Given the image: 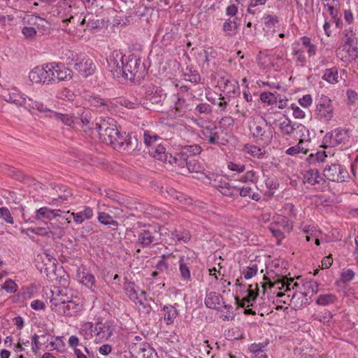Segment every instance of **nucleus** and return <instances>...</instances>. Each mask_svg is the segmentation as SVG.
Here are the masks:
<instances>
[{
  "mask_svg": "<svg viewBox=\"0 0 358 358\" xmlns=\"http://www.w3.org/2000/svg\"><path fill=\"white\" fill-rule=\"evenodd\" d=\"M224 303L223 297L221 294L215 292H210L207 294L205 299V304L209 308L220 309L222 305Z\"/></svg>",
  "mask_w": 358,
  "mask_h": 358,
  "instance_id": "4be33fe9",
  "label": "nucleus"
},
{
  "mask_svg": "<svg viewBox=\"0 0 358 358\" xmlns=\"http://www.w3.org/2000/svg\"><path fill=\"white\" fill-rule=\"evenodd\" d=\"M336 301V296L333 294H325L320 295L317 300V304L320 306H327L334 303Z\"/></svg>",
  "mask_w": 358,
  "mask_h": 358,
  "instance_id": "8fccbe9b",
  "label": "nucleus"
},
{
  "mask_svg": "<svg viewBox=\"0 0 358 358\" xmlns=\"http://www.w3.org/2000/svg\"><path fill=\"white\" fill-rule=\"evenodd\" d=\"M219 83L223 87V91L229 94H235L238 90V83L234 80L222 78Z\"/></svg>",
  "mask_w": 358,
  "mask_h": 358,
  "instance_id": "473e14b6",
  "label": "nucleus"
},
{
  "mask_svg": "<svg viewBox=\"0 0 358 358\" xmlns=\"http://www.w3.org/2000/svg\"><path fill=\"white\" fill-rule=\"evenodd\" d=\"M209 183L217 189L222 194L230 198L238 196V190L236 189V186L231 185L223 176L213 175V178H209Z\"/></svg>",
  "mask_w": 358,
  "mask_h": 358,
  "instance_id": "6e6552de",
  "label": "nucleus"
},
{
  "mask_svg": "<svg viewBox=\"0 0 358 358\" xmlns=\"http://www.w3.org/2000/svg\"><path fill=\"white\" fill-rule=\"evenodd\" d=\"M222 29L226 33L227 36H231L236 33L238 24L234 20H231L229 19L224 22Z\"/></svg>",
  "mask_w": 358,
  "mask_h": 358,
  "instance_id": "c03bdc74",
  "label": "nucleus"
},
{
  "mask_svg": "<svg viewBox=\"0 0 358 358\" xmlns=\"http://www.w3.org/2000/svg\"><path fill=\"white\" fill-rule=\"evenodd\" d=\"M323 175L327 180L336 182H341L348 177L346 169L338 164L327 165L323 171Z\"/></svg>",
  "mask_w": 358,
  "mask_h": 358,
  "instance_id": "9b49d317",
  "label": "nucleus"
},
{
  "mask_svg": "<svg viewBox=\"0 0 358 358\" xmlns=\"http://www.w3.org/2000/svg\"><path fill=\"white\" fill-rule=\"evenodd\" d=\"M124 290H125L126 294L129 296V298L131 301H133L136 303H140V305H142L145 308H146L147 313H150V309H151L150 306L146 307V306L145 305L143 300L138 296L137 292L134 288V282H127L124 285Z\"/></svg>",
  "mask_w": 358,
  "mask_h": 358,
  "instance_id": "b1692460",
  "label": "nucleus"
},
{
  "mask_svg": "<svg viewBox=\"0 0 358 358\" xmlns=\"http://www.w3.org/2000/svg\"><path fill=\"white\" fill-rule=\"evenodd\" d=\"M46 76L47 72L45 69V64H44L41 66H37L34 67L29 72V79L32 83L39 84H47Z\"/></svg>",
  "mask_w": 358,
  "mask_h": 358,
  "instance_id": "a211bd4d",
  "label": "nucleus"
},
{
  "mask_svg": "<svg viewBox=\"0 0 358 358\" xmlns=\"http://www.w3.org/2000/svg\"><path fill=\"white\" fill-rule=\"evenodd\" d=\"M170 236L173 240L184 243H187L191 238L189 232L186 230L182 231H178L177 230L173 231L171 232Z\"/></svg>",
  "mask_w": 358,
  "mask_h": 358,
  "instance_id": "de8ad7c7",
  "label": "nucleus"
},
{
  "mask_svg": "<svg viewBox=\"0 0 358 358\" xmlns=\"http://www.w3.org/2000/svg\"><path fill=\"white\" fill-rule=\"evenodd\" d=\"M98 220L101 224L108 226L117 227L118 222L113 220V217L106 213L100 212L98 214Z\"/></svg>",
  "mask_w": 358,
  "mask_h": 358,
  "instance_id": "49530a36",
  "label": "nucleus"
},
{
  "mask_svg": "<svg viewBox=\"0 0 358 358\" xmlns=\"http://www.w3.org/2000/svg\"><path fill=\"white\" fill-rule=\"evenodd\" d=\"M334 115V110L331 100L328 96L322 95L316 105V118L321 122L329 124L333 120Z\"/></svg>",
  "mask_w": 358,
  "mask_h": 358,
  "instance_id": "39448f33",
  "label": "nucleus"
},
{
  "mask_svg": "<svg viewBox=\"0 0 358 358\" xmlns=\"http://www.w3.org/2000/svg\"><path fill=\"white\" fill-rule=\"evenodd\" d=\"M271 273L274 272L273 271H271L270 273H268L270 277H264V280H267L268 282H266L264 284L262 283V288L263 290V294L265 293V289L266 287V285H268L269 288L274 287L275 285H278V288L279 289H285V292L288 293L291 291V289H294L295 287H298L299 284L298 282L293 283L294 278H288L285 275H280L279 274L275 273V276H273L271 275Z\"/></svg>",
  "mask_w": 358,
  "mask_h": 358,
  "instance_id": "20e7f679",
  "label": "nucleus"
},
{
  "mask_svg": "<svg viewBox=\"0 0 358 358\" xmlns=\"http://www.w3.org/2000/svg\"><path fill=\"white\" fill-rule=\"evenodd\" d=\"M244 150L251 156L257 158L262 157L265 154V150L254 145H245Z\"/></svg>",
  "mask_w": 358,
  "mask_h": 358,
  "instance_id": "37998d69",
  "label": "nucleus"
},
{
  "mask_svg": "<svg viewBox=\"0 0 358 358\" xmlns=\"http://www.w3.org/2000/svg\"><path fill=\"white\" fill-rule=\"evenodd\" d=\"M0 217L7 223L13 224L14 220L9 210L6 207L0 208Z\"/></svg>",
  "mask_w": 358,
  "mask_h": 358,
  "instance_id": "bf43d9fd",
  "label": "nucleus"
},
{
  "mask_svg": "<svg viewBox=\"0 0 358 358\" xmlns=\"http://www.w3.org/2000/svg\"><path fill=\"white\" fill-rule=\"evenodd\" d=\"M294 134L299 138L300 143L309 139V130L302 124L296 123Z\"/></svg>",
  "mask_w": 358,
  "mask_h": 358,
  "instance_id": "4c0bfd02",
  "label": "nucleus"
},
{
  "mask_svg": "<svg viewBox=\"0 0 358 358\" xmlns=\"http://www.w3.org/2000/svg\"><path fill=\"white\" fill-rule=\"evenodd\" d=\"M277 297L281 298L280 300V302H282L284 303H287L288 301H291L294 303L295 306L297 303H300L301 297L299 296V294L294 292L292 294V297L290 299L291 294H286L285 292H279L276 294Z\"/></svg>",
  "mask_w": 358,
  "mask_h": 358,
  "instance_id": "a19ab883",
  "label": "nucleus"
},
{
  "mask_svg": "<svg viewBox=\"0 0 358 358\" xmlns=\"http://www.w3.org/2000/svg\"><path fill=\"white\" fill-rule=\"evenodd\" d=\"M303 179L305 183H308L310 185L320 184L321 181H324L323 178L320 176L319 171L315 169L307 171L304 174Z\"/></svg>",
  "mask_w": 358,
  "mask_h": 358,
  "instance_id": "7c9ffc66",
  "label": "nucleus"
},
{
  "mask_svg": "<svg viewBox=\"0 0 358 358\" xmlns=\"http://www.w3.org/2000/svg\"><path fill=\"white\" fill-rule=\"evenodd\" d=\"M303 286L305 291L299 293V295L301 299L300 303H297L295 305V308H300L303 306V305L309 304L310 303V300L307 298L308 294L310 292L313 294L318 292V284L314 280L306 281L303 282Z\"/></svg>",
  "mask_w": 358,
  "mask_h": 358,
  "instance_id": "ddd939ff",
  "label": "nucleus"
},
{
  "mask_svg": "<svg viewBox=\"0 0 358 358\" xmlns=\"http://www.w3.org/2000/svg\"><path fill=\"white\" fill-rule=\"evenodd\" d=\"M80 122L86 127L84 131H87V129H95V123L91 122L90 117H88L87 114H83L80 119Z\"/></svg>",
  "mask_w": 358,
  "mask_h": 358,
  "instance_id": "0e129e2a",
  "label": "nucleus"
},
{
  "mask_svg": "<svg viewBox=\"0 0 358 358\" xmlns=\"http://www.w3.org/2000/svg\"><path fill=\"white\" fill-rule=\"evenodd\" d=\"M89 102L91 106L100 108L101 112L109 111L113 108L109 99H105L98 96H90Z\"/></svg>",
  "mask_w": 358,
  "mask_h": 358,
  "instance_id": "412c9836",
  "label": "nucleus"
},
{
  "mask_svg": "<svg viewBox=\"0 0 358 358\" xmlns=\"http://www.w3.org/2000/svg\"><path fill=\"white\" fill-rule=\"evenodd\" d=\"M95 129L103 141L118 151L131 153L137 149L138 140L136 136L126 133L121 134L113 119L100 118L95 123Z\"/></svg>",
  "mask_w": 358,
  "mask_h": 358,
  "instance_id": "f257e3e1",
  "label": "nucleus"
},
{
  "mask_svg": "<svg viewBox=\"0 0 358 358\" xmlns=\"http://www.w3.org/2000/svg\"><path fill=\"white\" fill-rule=\"evenodd\" d=\"M179 271L182 281L189 282L192 280L190 268L192 264L188 257L181 256L178 261Z\"/></svg>",
  "mask_w": 358,
  "mask_h": 358,
  "instance_id": "f3484780",
  "label": "nucleus"
},
{
  "mask_svg": "<svg viewBox=\"0 0 358 358\" xmlns=\"http://www.w3.org/2000/svg\"><path fill=\"white\" fill-rule=\"evenodd\" d=\"M272 224H276V227L282 229L285 231H289L291 228V224L287 217L285 216H278L275 218V221L271 223Z\"/></svg>",
  "mask_w": 358,
  "mask_h": 358,
  "instance_id": "3c124183",
  "label": "nucleus"
},
{
  "mask_svg": "<svg viewBox=\"0 0 358 358\" xmlns=\"http://www.w3.org/2000/svg\"><path fill=\"white\" fill-rule=\"evenodd\" d=\"M148 153L150 156L156 159L166 162L169 155L166 152L165 148L161 144L157 145L156 147L149 148Z\"/></svg>",
  "mask_w": 358,
  "mask_h": 358,
  "instance_id": "cd10ccee",
  "label": "nucleus"
},
{
  "mask_svg": "<svg viewBox=\"0 0 358 358\" xmlns=\"http://www.w3.org/2000/svg\"><path fill=\"white\" fill-rule=\"evenodd\" d=\"M185 168H187L188 171L190 173H199L203 170L202 166L195 157H190L187 159Z\"/></svg>",
  "mask_w": 358,
  "mask_h": 358,
  "instance_id": "a18cd8bd",
  "label": "nucleus"
},
{
  "mask_svg": "<svg viewBox=\"0 0 358 358\" xmlns=\"http://www.w3.org/2000/svg\"><path fill=\"white\" fill-rule=\"evenodd\" d=\"M181 150L187 155V158L195 157V155L199 154L201 151V147L197 145H191L185 146Z\"/></svg>",
  "mask_w": 358,
  "mask_h": 358,
  "instance_id": "603ef678",
  "label": "nucleus"
},
{
  "mask_svg": "<svg viewBox=\"0 0 358 358\" xmlns=\"http://www.w3.org/2000/svg\"><path fill=\"white\" fill-rule=\"evenodd\" d=\"M187 155L180 150V152L176 153L174 156L169 155L167 162L171 165H176L181 169H185L187 164Z\"/></svg>",
  "mask_w": 358,
  "mask_h": 358,
  "instance_id": "c756f323",
  "label": "nucleus"
},
{
  "mask_svg": "<svg viewBox=\"0 0 358 358\" xmlns=\"http://www.w3.org/2000/svg\"><path fill=\"white\" fill-rule=\"evenodd\" d=\"M80 282L90 289L95 286V277L87 271H82L78 274Z\"/></svg>",
  "mask_w": 358,
  "mask_h": 358,
  "instance_id": "e433bc0d",
  "label": "nucleus"
},
{
  "mask_svg": "<svg viewBox=\"0 0 358 358\" xmlns=\"http://www.w3.org/2000/svg\"><path fill=\"white\" fill-rule=\"evenodd\" d=\"M159 138V136L155 134H152L150 131H145L143 134L144 143L150 147Z\"/></svg>",
  "mask_w": 358,
  "mask_h": 358,
  "instance_id": "5fc2aeb1",
  "label": "nucleus"
},
{
  "mask_svg": "<svg viewBox=\"0 0 358 358\" xmlns=\"http://www.w3.org/2000/svg\"><path fill=\"white\" fill-rule=\"evenodd\" d=\"M94 331L96 332L95 341L96 342H102L108 339L112 336L113 328L110 322H98L94 327Z\"/></svg>",
  "mask_w": 358,
  "mask_h": 358,
  "instance_id": "dca6fc26",
  "label": "nucleus"
},
{
  "mask_svg": "<svg viewBox=\"0 0 358 358\" xmlns=\"http://www.w3.org/2000/svg\"><path fill=\"white\" fill-rule=\"evenodd\" d=\"M236 189L238 190V196L240 195L242 197H249L253 200L258 201L259 199V194L254 192L253 189L249 186L237 187Z\"/></svg>",
  "mask_w": 358,
  "mask_h": 358,
  "instance_id": "58836bf2",
  "label": "nucleus"
},
{
  "mask_svg": "<svg viewBox=\"0 0 358 358\" xmlns=\"http://www.w3.org/2000/svg\"><path fill=\"white\" fill-rule=\"evenodd\" d=\"M57 67V81H66L69 80L73 77V71L69 68L65 67L64 65H61L57 63L55 65Z\"/></svg>",
  "mask_w": 358,
  "mask_h": 358,
  "instance_id": "72a5a7b5",
  "label": "nucleus"
},
{
  "mask_svg": "<svg viewBox=\"0 0 358 358\" xmlns=\"http://www.w3.org/2000/svg\"><path fill=\"white\" fill-rule=\"evenodd\" d=\"M322 79L331 84L337 83L338 82V71L335 68L326 69Z\"/></svg>",
  "mask_w": 358,
  "mask_h": 358,
  "instance_id": "79ce46f5",
  "label": "nucleus"
},
{
  "mask_svg": "<svg viewBox=\"0 0 358 358\" xmlns=\"http://www.w3.org/2000/svg\"><path fill=\"white\" fill-rule=\"evenodd\" d=\"M295 124L296 123L287 118L279 123V130L282 136H291L294 134Z\"/></svg>",
  "mask_w": 358,
  "mask_h": 358,
  "instance_id": "f704fd0d",
  "label": "nucleus"
},
{
  "mask_svg": "<svg viewBox=\"0 0 358 358\" xmlns=\"http://www.w3.org/2000/svg\"><path fill=\"white\" fill-rule=\"evenodd\" d=\"M166 97V94L158 87L151 85L147 87L145 91V99L152 104L162 106Z\"/></svg>",
  "mask_w": 358,
  "mask_h": 358,
  "instance_id": "4468645a",
  "label": "nucleus"
},
{
  "mask_svg": "<svg viewBox=\"0 0 358 358\" xmlns=\"http://www.w3.org/2000/svg\"><path fill=\"white\" fill-rule=\"evenodd\" d=\"M3 97L7 102L13 103L17 106L26 103V98L21 96L16 89H12L4 92Z\"/></svg>",
  "mask_w": 358,
  "mask_h": 358,
  "instance_id": "5701e85b",
  "label": "nucleus"
},
{
  "mask_svg": "<svg viewBox=\"0 0 358 358\" xmlns=\"http://www.w3.org/2000/svg\"><path fill=\"white\" fill-rule=\"evenodd\" d=\"M58 213H62L59 209L52 210L47 207H42L36 211L35 219L40 220L43 218H45L50 220V222L52 220L54 217L58 216Z\"/></svg>",
  "mask_w": 358,
  "mask_h": 358,
  "instance_id": "393cba45",
  "label": "nucleus"
},
{
  "mask_svg": "<svg viewBox=\"0 0 358 358\" xmlns=\"http://www.w3.org/2000/svg\"><path fill=\"white\" fill-rule=\"evenodd\" d=\"M125 61H127L124 66L125 73H124L123 77L129 80L141 77L143 66L141 65V61L134 58L129 60L126 59Z\"/></svg>",
  "mask_w": 358,
  "mask_h": 358,
  "instance_id": "f8f14e48",
  "label": "nucleus"
},
{
  "mask_svg": "<svg viewBox=\"0 0 358 358\" xmlns=\"http://www.w3.org/2000/svg\"><path fill=\"white\" fill-rule=\"evenodd\" d=\"M125 56L120 51L115 50L109 56L108 67L113 77H123L124 72Z\"/></svg>",
  "mask_w": 358,
  "mask_h": 358,
  "instance_id": "9d476101",
  "label": "nucleus"
},
{
  "mask_svg": "<svg viewBox=\"0 0 358 358\" xmlns=\"http://www.w3.org/2000/svg\"><path fill=\"white\" fill-rule=\"evenodd\" d=\"M257 271L258 267L257 264L247 267L246 270L243 271L244 278L247 280L252 278L257 274Z\"/></svg>",
  "mask_w": 358,
  "mask_h": 358,
  "instance_id": "338daca9",
  "label": "nucleus"
},
{
  "mask_svg": "<svg viewBox=\"0 0 358 358\" xmlns=\"http://www.w3.org/2000/svg\"><path fill=\"white\" fill-rule=\"evenodd\" d=\"M86 27L90 31L101 29L103 26V21L99 19H92L91 17L86 20Z\"/></svg>",
  "mask_w": 358,
  "mask_h": 358,
  "instance_id": "864d4df0",
  "label": "nucleus"
},
{
  "mask_svg": "<svg viewBox=\"0 0 358 358\" xmlns=\"http://www.w3.org/2000/svg\"><path fill=\"white\" fill-rule=\"evenodd\" d=\"M264 23L268 27L274 26L278 22V18L276 15H267L264 17Z\"/></svg>",
  "mask_w": 358,
  "mask_h": 358,
  "instance_id": "774afa93",
  "label": "nucleus"
},
{
  "mask_svg": "<svg viewBox=\"0 0 358 358\" xmlns=\"http://www.w3.org/2000/svg\"><path fill=\"white\" fill-rule=\"evenodd\" d=\"M203 138L210 144L226 145L228 143L227 134L221 127L210 124L202 130Z\"/></svg>",
  "mask_w": 358,
  "mask_h": 358,
  "instance_id": "7ed1b4c3",
  "label": "nucleus"
},
{
  "mask_svg": "<svg viewBox=\"0 0 358 358\" xmlns=\"http://www.w3.org/2000/svg\"><path fill=\"white\" fill-rule=\"evenodd\" d=\"M51 307L55 312L67 316H73L80 310L81 306L73 301H61L54 298L51 300Z\"/></svg>",
  "mask_w": 358,
  "mask_h": 358,
  "instance_id": "1a4fd4ad",
  "label": "nucleus"
},
{
  "mask_svg": "<svg viewBox=\"0 0 358 358\" xmlns=\"http://www.w3.org/2000/svg\"><path fill=\"white\" fill-rule=\"evenodd\" d=\"M302 143L299 142V143L294 146H292L289 148H288L286 150V154L288 155L294 156L296 154H299L300 152H303V154L307 153V150L304 149L303 147L301 146V144Z\"/></svg>",
  "mask_w": 358,
  "mask_h": 358,
  "instance_id": "13d9d810",
  "label": "nucleus"
},
{
  "mask_svg": "<svg viewBox=\"0 0 358 358\" xmlns=\"http://www.w3.org/2000/svg\"><path fill=\"white\" fill-rule=\"evenodd\" d=\"M195 110L199 114L208 115L212 112V108L209 104L206 103H202L196 106Z\"/></svg>",
  "mask_w": 358,
  "mask_h": 358,
  "instance_id": "69168bd1",
  "label": "nucleus"
},
{
  "mask_svg": "<svg viewBox=\"0 0 358 358\" xmlns=\"http://www.w3.org/2000/svg\"><path fill=\"white\" fill-rule=\"evenodd\" d=\"M336 56L345 62L355 60L358 57V48L352 45H343L337 50Z\"/></svg>",
  "mask_w": 358,
  "mask_h": 358,
  "instance_id": "2eb2a0df",
  "label": "nucleus"
},
{
  "mask_svg": "<svg viewBox=\"0 0 358 358\" xmlns=\"http://www.w3.org/2000/svg\"><path fill=\"white\" fill-rule=\"evenodd\" d=\"M350 138V130L339 127L327 133L324 137V142L327 144V146L335 147L342 143H348Z\"/></svg>",
  "mask_w": 358,
  "mask_h": 358,
  "instance_id": "0eeeda50",
  "label": "nucleus"
},
{
  "mask_svg": "<svg viewBox=\"0 0 358 358\" xmlns=\"http://www.w3.org/2000/svg\"><path fill=\"white\" fill-rule=\"evenodd\" d=\"M268 344V342L253 343L250 347V350L255 355H257L259 352H264L265 350V348L267 346Z\"/></svg>",
  "mask_w": 358,
  "mask_h": 358,
  "instance_id": "052dcab7",
  "label": "nucleus"
},
{
  "mask_svg": "<svg viewBox=\"0 0 358 358\" xmlns=\"http://www.w3.org/2000/svg\"><path fill=\"white\" fill-rule=\"evenodd\" d=\"M250 131L256 141L261 144L268 145L272 141L273 129L263 117L254 123Z\"/></svg>",
  "mask_w": 358,
  "mask_h": 358,
  "instance_id": "f03ea898",
  "label": "nucleus"
},
{
  "mask_svg": "<svg viewBox=\"0 0 358 358\" xmlns=\"http://www.w3.org/2000/svg\"><path fill=\"white\" fill-rule=\"evenodd\" d=\"M55 65H57V63L55 62L45 64L47 85L57 82V67H55Z\"/></svg>",
  "mask_w": 358,
  "mask_h": 358,
  "instance_id": "ea45409f",
  "label": "nucleus"
},
{
  "mask_svg": "<svg viewBox=\"0 0 358 358\" xmlns=\"http://www.w3.org/2000/svg\"><path fill=\"white\" fill-rule=\"evenodd\" d=\"M23 106L28 109L29 112H31V109L37 110L41 113H45L47 114H50V109L48 108L46 106H45L43 103L38 101L34 99L33 97L27 96L26 98V103H24Z\"/></svg>",
  "mask_w": 358,
  "mask_h": 358,
  "instance_id": "a878e982",
  "label": "nucleus"
},
{
  "mask_svg": "<svg viewBox=\"0 0 358 358\" xmlns=\"http://www.w3.org/2000/svg\"><path fill=\"white\" fill-rule=\"evenodd\" d=\"M46 116L50 118H54L57 121H61L64 124L69 127H73L76 123L79 124L78 120H76L71 114H64L50 110V114H46Z\"/></svg>",
  "mask_w": 358,
  "mask_h": 358,
  "instance_id": "aec40b11",
  "label": "nucleus"
},
{
  "mask_svg": "<svg viewBox=\"0 0 358 358\" xmlns=\"http://www.w3.org/2000/svg\"><path fill=\"white\" fill-rule=\"evenodd\" d=\"M155 241V236L149 230H142L138 234L137 244H139L143 248L150 246Z\"/></svg>",
  "mask_w": 358,
  "mask_h": 358,
  "instance_id": "c85d7f7f",
  "label": "nucleus"
},
{
  "mask_svg": "<svg viewBox=\"0 0 358 358\" xmlns=\"http://www.w3.org/2000/svg\"><path fill=\"white\" fill-rule=\"evenodd\" d=\"M64 55L62 59H65L67 65H73L76 63V58L78 56V53L73 52L70 50H65L63 53Z\"/></svg>",
  "mask_w": 358,
  "mask_h": 358,
  "instance_id": "4d7b16f0",
  "label": "nucleus"
},
{
  "mask_svg": "<svg viewBox=\"0 0 358 358\" xmlns=\"http://www.w3.org/2000/svg\"><path fill=\"white\" fill-rule=\"evenodd\" d=\"M93 210L90 207L85 206L83 210L78 213H71L74 222L77 224H82L85 220H90L93 217Z\"/></svg>",
  "mask_w": 358,
  "mask_h": 358,
  "instance_id": "bb28decb",
  "label": "nucleus"
},
{
  "mask_svg": "<svg viewBox=\"0 0 358 358\" xmlns=\"http://www.w3.org/2000/svg\"><path fill=\"white\" fill-rule=\"evenodd\" d=\"M1 288L8 293H15L17 291V285L8 279L1 285Z\"/></svg>",
  "mask_w": 358,
  "mask_h": 358,
  "instance_id": "e2e57ef3",
  "label": "nucleus"
},
{
  "mask_svg": "<svg viewBox=\"0 0 358 358\" xmlns=\"http://www.w3.org/2000/svg\"><path fill=\"white\" fill-rule=\"evenodd\" d=\"M260 100L268 105H273L278 101L277 96L271 92H262L260 94Z\"/></svg>",
  "mask_w": 358,
  "mask_h": 358,
  "instance_id": "6e6d98bb",
  "label": "nucleus"
},
{
  "mask_svg": "<svg viewBox=\"0 0 358 358\" xmlns=\"http://www.w3.org/2000/svg\"><path fill=\"white\" fill-rule=\"evenodd\" d=\"M164 320L167 325L173 323L178 315V310L172 305H166L163 307Z\"/></svg>",
  "mask_w": 358,
  "mask_h": 358,
  "instance_id": "2f4dec72",
  "label": "nucleus"
},
{
  "mask_svg": "<svg viewBox=\"0 0 358 358\" xmlns=\"http://www.w3.org/2000/svg\"><path fill=\"white\" fill-rule=\"evenodd\" d=\"M75 59L73 67L81 76L88 77L95 72L96 64L93 57L80 52Z\"/></svg>",
  "mask_w": 358,
  "mask_h": 358,
  "instance_id": "423d86ee",
  "label": "nucleus"
},
{
  "mask_svg": "<svg viewBox=\"0 0 358 358\" xmlns=\"http://www.w3.org/2000/svg\"><path fill=\"white\" fill-rule=\"evenodd\" d=\"M252 285H250L247 289L248 296L243 298L241 300L238 296H234L235 303L238 306L244 308L247 304L248 307L251 301H255L258 296V285L255 284V289H252Z\"/></svg>",
  "mask_w": 358,
  "mask_h": 358,
  "instance_id": "6ab92c4d",
  "label": "nucleus"
},
{
  "mask_svg": "<svg viewBox=\"0 0 358 358\" xmlns=\"http://www.w3.org/2000/svg\"><path fill=\"white\" fill-rule=\"evenodd\" d=\"M48 228L49 229V237L52 238H62L65 234L64 228H62L61 225H59L56 220L50 222Z\"/></svg>",
  "mask_w": 358,
  "mask_h": 358,
  "instance_id": "c9c22d12",
  "label": "nucleus"
},
{
  "mask_svg": "<svg viewBox=\"0 0 358 358\" xmlns=\"http://www.w3.org/2000/svg\"><path fill=\"white\" fill-rule=\"evenodd\" d=\"M175 109L178 113H184L187 109V105L185 99L178 98L175 103Z\"/></svg>",
  "mask_w": 358,
  "mask_h": 358,
  "instance_id": "680f3d73",
  "label": "nucleus"
},
{
  "mask_svg": "<svg viewBox=\"0 0 358 358\" xmlns=\"http://www.w3.org/2000/svg\"><path fill=\"white\" fill-rule=\"evenodd\" d=\"M85 7L88 8L92 12H97L103 8V0H80Z\"/></svg>",
  "mask_w": 358,
  "mask_h": 358,
  "instance_id": "09e8293b",
  "label": "nucleus"
}]
</instances>
